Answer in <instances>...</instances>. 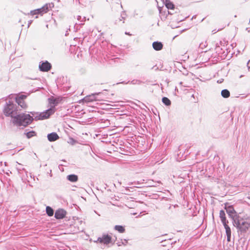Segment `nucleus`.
Instances as JSON below:
<instances>
[{"label":"nucleus","instance_id":"obj_9","mask_svg":"<svg viewBox=\"0 0 250 250\" xmlns=\"http://www.w3.org/2000/svg\"><path fill=\"white\" fill-rule=\"evenodd\" d=\"M39 68L41 71L47 72L51 68V65L47 61H46L39 64Z\"/></svg>","mask_w":250,"mask_h":250},{"label":"nucleus","instance_id":"obj_32","mask_svg":"<svg viewBox=\"0 0 250 250\" xmlns=\"http://www.w3.org/2000/svg\"><path fill=\"white\" fill-rule=\"evenodd\" d=\"M203 46H205V44H204L203 43H201L200 44V47L202 48H203Z\"/></svg>","mask_w":250,"mask_h":250},{"label":"nucleus","instance_id":"obj_25","mask_svg":"<svg viewBox=\"0 0 250 250\" xmlns=\"http://www.w3.org/2000/svg\"><path fill=\"white\" fill-rule=\"evenodd\" d=\"M68 143L71 145H74L76 144V141L72 138H70L69 139Z\"/></svg>","mask_w":250,"mask_h":250},{"label":"nucleus","instance_id":"obj_4","mask_svg":"<svg viewBox=\"0 0 250 250\" xmlns=\"http://www.w3.org/2000/svg\"><path fill=\"white\" fill-rule=\"evenodd\" d=\"M233 223V225L242 232H246L250 227V222L239 218Z\"/></svg>","mask_w":250,"mask_h":250},{"label":"nucleus","instance_id":"obj_17","mask_svg":"<svg viewBox=\"0 0 250 250\" xmlns=\"http://www.w3.org/2000/svg\"><path fill=\"white\" fill-rule=\"evenodd\" d=\"M165 5L169 9H173L174 8V4L169 0H166Z\"/></svg>","mask_w":250,"mask_h":250},{"label":"nucleus","instance_id":"obj_28","mask_svg":"<svg viewBox=\"0 0 250 250\" xmlns=\"http://www.w3.org/2000/svg\"><path fill=\"white\" fill-rule=\"evenodd\" d=\"M125 19H122L121 18H119L118 20H116L115 22V24H118L119 21H122L123 20H124Z\"/></svg>","mask_w":250,"mask_h":250},{"label":"nucleus","instance_id":"obj_19","mask_svg":"<svg viewBox=\"0 0 250 250\" xmlns=\"http://www.w3.org/2000/svg\"><path fill=\"white\" fill-rule=\"evenodd\" d=\"M46 213L49 216H52L54 214L53 209L50 207L47 206L46 208Z\"/></svg>","mask_w":250,"mask_h":250},{"label":"nucleus","instance_id":"obj_2","mask_svg":"<svg viewBox=\"0 0 250 250\" xmlns=\"http://www.w3.org/2000/svg\"><path fill=\"white\" fill-rule=\"evenodd\" d=\"M33 121V118L28 114H20L14 117L13 122L19 126H26Z\"/></svg>","mask_w":250,"mask_h":250},{"label":"nucleus","instance_id":"obj_21","mask_svg":"<svg viewBox=\"0 0 250 250\" xmlns=\"http://www.w3.org/2000/svg\"><path fill=\"white\" fill-rule=\"evenodd\" d=\"M130 83V84H132L133 85H135V84L139 85L143 83V82L140 80H133L131 81L130 82L129 81H128L126 83Z\"/></svg>","mask_w":250,"mask_h":250},{"label":"nucleus","instance_id":"obj_7","mask_svg":"<svg viewBox=\"0 0 250 250\" xmlns=\"http://www.w3.org/2000/svg\"><path fill=\"white\" fill-rule=\"evenodd\" d=\"M112 238L108 234H103L102 237H99L96 242H99L101 244L108 245L111 243Z\"/></svg>","mask_w":250,"mask_h":250},{"label":"nucleus","instance_id":"obj_3","mask_svg":"<svg viewBox=\"0 0 250 250\" xmlns=\"http://www.w3.org/2000/svg\"><path fill=\"white\" fill-rule=\"evenodd\" d=\"M17 107L16 104L11 101H9L4 106L3 113L5 116H11L14 118V115L16 114Z\"/></svg>","mask_w":250,"mask_h":250},{"label":"nucleus","instance_id":"obj_26","mask_svg":"<svg viewBox=\"0 0 250 250\" xmlns=\"http://www.w3.org/2000/svg\"><path fill=\"white\" fill-rule=\"evenodd\" d=\"M30 113L32 115V117H33V120L34 119L35 120H36L35 117L38 116L40 115V114H38V113H36L35 112H31Z\"/></svg>","mask_w":250,"mask_h":250},{"label":"nucleus","instance_id":"obj_1","mask_svg":"<svg viewBox=\"0 0 250 250\" xmlns=\"http://www.w3.org/2000/svg\"><path fill=\"white\" fill-rule=\"evenodd\" d=\"M48 102L50 105V107L46 111L40 113L38 116L35 117L36 120H44L49 118L50 115L54 114L55 111V106L59 104V99L54 98V97L48 99Z\"/></svg>","mask_w":250,"mask_h":250},{"label":"nucleus","instance_id":"obj_31","mask_svg":"<svg viewBox=\"0 0 250 250\" xmlns=\"http://www.w3.org/2000/svg\"><path fill=\"white\" fill-rule=\"evenodd\" d=\"M81 19H82V17H81V16H77V20H78V21H81Z\"/></svg>","mask_w":250,"mask_h":250},{"label":"nucleus","instance_id":"obj_6","mask_svg":"<svg viewBox=\"0 0 250 250\" xmlns=\"http://www.w3.org/2000/svg\"><path fill=\"white\" fill-rule=\"evenodd\" d=\"M52 4V3H51ZM48 5L50 7L51 4H46L45 5L42 6L41 8L37 9L32 11H31L30 14L32 15H34L36 14H43V13H47L48 11Z\"/></svg>","mask_w":250,"mask_h":250},{"label":"nucleus","instance_id":"obj_11","mask_svg":"<svg viewBox=\"0 0 250 250\" xmlns=\"http://www.w3.org/2000/svg\"><path fill=\"white\" fill-rule=\"evenodd\" d=\"M47 139L50 142H54L59 139V136L56 132H52L47 135Z\"/></svg>","mask_w":250,"mask_h":250},{"label":"nucleus","instance_id":"obj_15","mask_svg":"<svg viewBox=\"0 0 250 250\" xmlns=\"http://www.w3.org/2000/svg\"><path fill=\"white\" fill-rule=\"evenodd\" d=\"M67 179L72 182H77L78 180L77 175L75 174L69 175L67 176Z\"/></svg>","mask_w":250,"mask_h":250},{"label":"nucleus","instance_id":"obj_18","mask_svg":"<svg viewBox=\"0 0 250 250\" xmlns=\"http://www.w3.org/2000/svg\"><path fill=\"white\" fill-rule=\"evenodd\" d=\"M114 229L120 233H123L125 231V228L122 226L120 225H116L114 227Z\"/></svg>","mask_w":250,"mask_h":250},{"label":"nucleus","instance_id":"obj_14","mask_svg":"<svg viewBox=\"0 0 250 250\" xmlns=\"http://www.w3.org/2000/svg\"><path fill=\"white\" fill-rule=\"evenodd\" d=\"M219 217L222 224L228 223V221L226 219L225 212L223 210L220 211Z\"/></svg>","mask_w":250,"mask_h":250},{"label":"nucleus","instance_id":"obj_34","mask_svg":"<svg viewBox=\"0 0 250 250\" xmlns=\"http://www.w3.org/2000/svg\"><path fill=\"white\" fill-rule=\"evenodd\" d=\"M125 34H126V35H130V34L129 33H127V32H125Z\"/></svg>","mask_w":250,"mask_h":250},{"label":"nucleus","instance_id":"obj_20","mask_svg":"<svg viewBox=\"0 0 250 250\" xmlns=\"http://www.w3.org/2000/svg\"><path fill=\"white\" fill-rule=\"evenodd\" d=\"M162 102L167 106H169L171 104V101L167 97H163L162 98Z\"/></svg>","mask_w":250,"mask_h":250},{"label":"nucleus","instance_id":"obj_10","mask_svg":"<svg viewBox=\"0 0 250 250\" xmlns=\"http://www.w3.org/2000/svg\"><path fill=\"white\" fill-rule=\"evenodd\" d=\"M66 211L63 209H59L56 211L55 217L57 219L63 218L66 215Z\"/></svg>","mask_w":250,"mask_h":250},{"label":"nucleus","instance_id":"obj_8","mask_svg":"<svg viewBox=\"0 0 250 250\" xmlns=\"http://www.w3.org/2000/svg\"><path fill=\"white\" fill-rule=\"evenodd\" d=\"M26 98V96L24 95H21L16 98V103L19 105H20L23 108H25L26 107V105L24 101V99Z\"/></svg>","mask_w":250,"mask_h":250},{"label":"nucleus","instance_id":"obj_13","mask_svg":"<svg viewBox=\"0 0 250 250\" xmlns=\"http://www.w3.org/2000/svg\"><path fill=\"white\" fill-rule=\"evenodd\" d=\"M163 45L162 42H154L152 43L153 49L156 51H159L163 48Z\"/></svg>","mask_w":250,"mask_h":250},{"label":"nucleus","instance_id":"obj_24","mask_svg":"<svg viewBox=\"0 0 250 250\" xmlns=\"http://www.w3.org/2000/svg\"><path fill=\"white\" fill-rule=\"evenodd\" d=\"M35 132L33 131L28 132L26 133V137L27 138H30L31 137L35 135Z\"/></svg>","mask_w":250,"mask_h":250},{"label":"nucleus","instance_id":"obj_16","mask_svg":"<svg viewBox=\"0 0 250 250\" xmlns=\"http://www.w3.org/2000/svg\"><path fill=\"white\" fill-rule=\"evenodd\" d=\"M221 96L225 98H228L230 96V92L228 89H223L221 91Z\"/></svg>","mask_w":250,"mask_h":250},{"label":"nucleus","instance_id":"obj_33","mask_svg":"<svg viewBox=\"0 0 250 250\" xmlns=\"http://www.w3.org/2000/svg\"><path fill=\"white\" fill-rule=\"evenodd\" d=\"M127 243V241L126 240H124V242H122L123 244H124V245H125V243Z\"/></svg>","mask_w":250,"mask_h":250},{"label":"nucleus","instance_id":"obj_12","mask_svg":"<svg viewBox=\"0 0 250 250\" xmlns=\"http://www.w3.org/2000/svg\"><path fill=\"white\" fill-rule=\"evenodd\" d=\"M98 93L92 94L85 97L83 100L85 102H91L96 100V95H98Z\"/></svg>","mask_w":250,"mask_h":250},{"label":"nucleus","instance_id":"obj_30","mask_svg":"<svg viewBox=\"0 0 250 250\" xmlns=\"http://www.w3.org/2000/svg\"><path fill=\"white\" fill-rule=\"evenodd\" d=\"M247 66L249 71H250V60H249L247 63Z\"/></svg>","mask_w":250,"mask_h":250},{"label":"nucleus","instance_id":"obj_5","mask_svg":"<svg viewBox=\"0 0 250 250\" xmlns=\"http://www.w3.org/2000/svg\"><path fill=\"white\" fill-rule=\"evenodd\" d=\"M225 209L226 210L227 213L229 217L233 220V223L238 219V216L237 215L236 212L234 210L232 206H225Z\"/></svg>","mask_w":250,"mask_h":250},{"label":"nucleus","instance_id":"obj_23","mask_svg":"<svg viewBox=\"0 0 250 250\" xmlns=\"http://www.w3.org/2000/svg\"><path fill=\"white\" fill-rule=\"evenodd\" d=\"M17 165L16 166V168L19 173H20V171L21 170H25V169L22 167V166L21 164H20L18 162H17Z\"/></svg>","mask_w":250,"mask_h":250},{"label":"nucleus","instance_id":"obj_22","mask_svg":"<svg viewBox=\"0 0 250 250\" xmlns=\"http://www.w3.org/2000/svg\"><path fill=\"white\" fill-rule=\"evenodd\" d=\"M224 228L226 229V235L231 234V229L229 226L227 225V223L223 224Z\"/></svg>","mask_w":250,"mask_h":250},{"label":"nucleus","instance_id":"obj_29","mask_svg":"<svg viewBox=\"0 0 250 250\" xmlns=\"http://www.w3.org/2000/svg\"><path fill=\"white\" fill-rule=\"evenodd\" d=\"M227 241L228 242L230 241L231 234L227 235Z\"/></svg>","mask_w":250,"mask_h":250},{"label":"nucleus","instance_id":"obj_27","mask_svg":"<svg viewBox=\"0 0 250 250\" xmlns=\"http://www.w3.org/2000/svg\"><path fill=\"white\" fill-rule=\"evenodd\" d=\"M126 14L125 11H123L121 14V18L122 19H125Z\"/></svg>","mask_w":250,"mask_h":250}]
</instances>
